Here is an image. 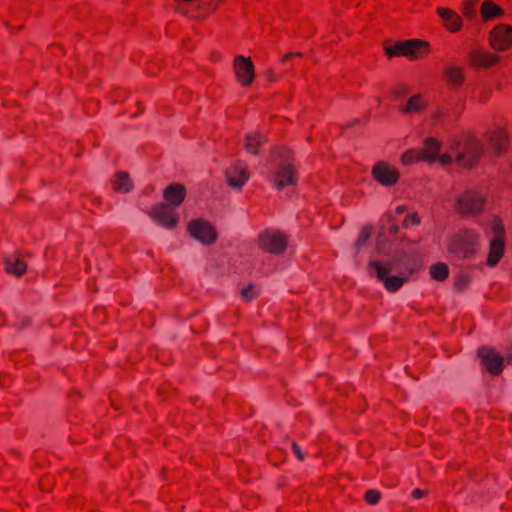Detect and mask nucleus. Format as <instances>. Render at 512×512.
<instances>
[{
  "mask_svg": "<svg viewBox=\"0 0 512 512\" xmlns=\"http://www.w3.org/2000/svg\"><path fill=\"white\" fill-rule=\"evenodd\" d=\"M368 271L383 283L388 292L395 293L408 281L415 269L406 265L403 257L396 255L388 260L370 261Z\"/></svg>",
  "mask_w": 512,
  "mask_h": 512,
  "instance_id": "f257e3e1",
  "label": "nucleus"
},
{
  "mask_svg": "<svg viewBox=\"0 0 512 512\" xmlns=\"http://www.w3.org/2000/svg\"><path fill=\"white\" fill-rule=\"evenodd\" d=\"M480 233L473 228H462L454 233L447 242V251L455 259H473L479 251Z\"/></svg>",
  "mask_w": 512,
  "mask_h": 512,
  "instance_id": "f03ea898",
  "label": "nucleus"
},
{
  "mask_svg": "<svg viewBox=\"0 0 512 512\" xmlns=\"http://www.w3.org/2000/svg\"><path fill=\"white\" fill-rule=\"evenodd\" d=\"M449 148L453 152V162L464 168L476 165L483 154L481 141L470 134L455 137Z\"/></svg>",
  "mask_w": 512,
  "mask_h": 512,
  "instance_id": "7ed1b4c3",
  "label": "nucleus"
},
{
  "mask_svg": "<svg viewBox=\"0 0 512 512\" xmlns=\"http://www.w3.org/2000/svg\"><path fill=\"white\" fill-rule=\"evenodd\" d=\"M274 155L283 160L273 174L272 182L274 186L281 190L286 186L296 185L298 181V171L292 163L291 151L286 147H278L274 150Z\"/></svg>",
  "mask_w": 512,
  "mask_h": 512,
  "instance_id": "20e7f679",
  "label": "nucleus"
},
{
  "mask_svg": "<svg viewBox=\"0 0 512 512\" xmlns=\"http://www.w3.org/2000/svg\"><path fill=\"white\" fill-rule=\"evenodd\" d=\"M486 196L481 190L470 188L460 193L454 203L455 211L463 217H475L484 211Z\"/></svg>",
  "mask_w": 512,
  "mask_h": 512,
  "instance_id": "39448f33",
  "label": "nucleus"
},
{
  "mask_svg": "<svg viewBox=\"0 0 512 512\" xmlns=\"http://www.w3.org/2000/svg\"><path fill=\"white\" fill-rule=\"evenodd\" d=\"M385 53L388 57L405 56L410 60H418L430 53V45L426 41L411 39L386 47Z\"/></svg>",
  "mask_w": 512,
  "mask_h": 512,
  "instance_id": "423d86ee",
  "label": "nucleus"
},
{
  "mask_svg": "<svg viewBox=\"0 0 512 512\" xmlns=\"http://www.w3.org/2000/svg\"><path fill=\"white\" fill-rule=\"evenodd\" d=\"M490 228L493 233V237L490 240L486 265L492 268L500 262L504 255L506 233L503 222L498 216H494L492 218Z\"/></svg>",
  "mask_w": 512,
  "mask_h": 512,
  "instance_id": "0eeeda50",
  "label": "nucleus"
},
{
  "mask_svg": "<svg viewBox=\"0 0 512 512\" xmlns=\"http://www.w3.org/2000/svg\"><path fill=\"white\" fill-rule=\"evenodd\" d=\"M288 244L287 236L278 230L267 228L258 236V247L270 254L283 253Z\"/></svg>",
  "mask_w": 512,
  "mask_h": 512,
  "instance_id": "6e6552de",
  "label": "nucleus"
},
{
  "mask_svg": "<svg viewBox=\"0 0 512 512\" xmlns=\"http://www.w3.org/2000/svg\"><path fill=\"white\" fill-rule=\"evenodd\" d=\"M440 149L441 142L437 138H426L423 147L420 149L421 154H423V162L431 164L438 161L442 165H448L453 163V155L450 153L439 154Z\"/></svg>",
  "mask_w": 512,
  "mask_h": 512,
  "instance_id": "1a4fd4ad",
  "label": "nucleus"
},
{
  "mask_svg": "<svg viewBox=\"0 0 512 512\" xmlns=\"http://www.w3.org/2000/svg\"><path fill=\"white\" fill-rule=\"evenodd\" d=\"M233 72L242 87L252 85L255 78V67L250 57L238 55L233 60Z\"/></svg>",
  "mask_w": 512,
  "mask_h": 512,
  "instance_id": "9d476101",
  "label": "nucleus"
},
{
  "mask_svg": "<svg viewBox=\"0 0 512 512\" xmlns=\"http://www.w3.org/2000/svg\"><path fill=\"white\" fill-rule=\"evenodd\" d=\"M491 47L496 51H507L512 48V26L498 24L489 34Z\"/></svg>",
  "mask_w": 512,
  "mask_h": 512,
  "instance_id": "9b49d317",
  "label": "nucleus"
},
{
  "mask_svg": "<svg viewBox=\"0 0 512 512\" xmlns=\"http://www.w3.org/2000/svg\"><path fill=\"white\" fill-rule=\"evenodd\" d=\"M188 231L195 239L207 245L214 243L217 238L214 227L203 219H196L189 222Z\"/></svg>",
  "mask_w": 512,
  "mask_h": 512,
  "instance_id": "f8f14e48",
  "label": "nucleus"
},
{
  "mask_svg": "<svg viewBox=\"0 0 512 512\" xmlns=\"http://www.w3.org/2000/svg\"><path fill=\"white\" fill-rule=\"evenodd\" d=\"M478 356L484 369L491 375L497 376L502 372L504 358L495 349L482 347L478 350Z\"/></svg>",
  "mask_w": 512,
  "mask_h": 512,
  "instance_id": "ddd939ff",
  "label": "nucleus"
},
{
  "mask_svg": "<svg viewBox=\"0 0 512 512\" xmlns=\"http://www.w3.org/2000/svg\"><path fill=\"white\" fill-rule=\"evenodd\" d=\"M372 176L384 186H393L398 182L400 174L391 164L379 161L372 168Z\"/></svg>",
  "mask_w": 512,
  "mask_h": 512,
  "instance_id": "4468645a",
  "label": "nucleus"
},
{
  "mask_svg": "<svg viewBox=\"0 0 512 512\" xmlns=\"http://www.w3.org/2000/svg\"><path fill=\"white\" fill-rule=\"evenodd\" d=\"M485 138L489 147L496 153H503L507 150L509 145V136L504 127L495 125L489 129Z\"/></svg>",
  "mask_w": 512,
  "mask_h": 512,
  "instance_id": "2eb2a0df",
  "label": "nucleus"
},
{
  "mask_svg": "<svg viewBox=\"0 0 512 512\" xmlns=\"http://www.w3.org/2000/svg\"><path fill=\"white\" fill-rule=\"evenodd\" d=\"M150 215L154 221L168 229L175 227L178 223V216L175 209L168 204L161 203L156 205Z\"/></svg>",
  "mask_w": 512,
  "mask_h": 512,
  "instance_id": "dca6fc26",
  "label": "nucleus"
},
{
  "mask_svg": "<svg viewBox=\"0 0 512 512\" xmlns=\"http://www.w3.org/2000/svg\"><path fill=\"white\" fill-rule=\"evenodd\" d=\"M227 182L234 188H241L249 179L248 168L244 163L237 162L226 171Z\"/></svg>",
  "mask_w": 512,
  "mask_h": 512,
  "instance_id": "f3484780",
  "label": "nucleus"
},
{
  "mask_svg": "<svg viewBox=\"0 0 512 512\" xmlns=\"http://www.w3.org/2000/svg\"><path fill=\"white\" fill-rule=\"evenodd\" d=\"M437 13L448 31L455 33L461 29L462 19L456 12L448 8H438Z\"/></svg>",
  "mask_w": 512,
  "mask_h": 512,
  "instance_id": "a211bd4d",
  "label": "nucleus"
},
{
  "mask_svg": "<svg viewBox=\"0 0 512 512\" xmlns=\"http://www.w3.org/2000/svg\"><path fill=\"white\" fill-rule=\"evenodd\" d=\"M427 103L428 101L423 95L415 94L399 105V111L402 114H417L426 108Z\"/></svg>",
  "mask_w": 512,
  "mask_h": 512,
  "instance_id": "6ab92c4d",
  "label": "nucleus"
},
{
  "mask_svg": "<svg viewBox=\"0 0 512 512\" xmlns=\"http://www.w3.org/2000/svg\"><path fill=\"white\" fill-rule=\"evenodd\" d=\"M166 201L172 204L174 207L180 206L185 199L186 189L182 184L173 183L170 184L163 194Z\"/></svg>",
  "mask_w": 512,
  "mask_h": 512,
  "instance_id": "aec40b11",
  "label": "nucleus"
},
{
  "mask_svg": "<svg viewBox=\"0 0 512 512\" xmlns=\"http://www.w3.org/2000/svg\"><path fill=\"white\" fill-rule=\"evenodd\" d=\"M472 63L477 67L488 68L499 61V57L487 50H476L471 56Z\"/></svg>",
  "mask_w": 512,
  "mask_h": 512,
  "instance_id": "412c9836",
  "label": "nucleus"
},
{
  "mask_svg": "<svg viewBox=\"0 0 512 512\" xmlns=\"http://www.w3.org/2000/svg\"><path fill=\"white\" fill-rule=\"evenodd\" d=\"M5 269L8 273L19 277L25 273L27 264L19 255L14 254L6 258Z\"/></svg>",
  "mask_w": 512,
  "mask_h": 512,
  "instance_id": "4be33fe9",
  "label": "nucleus"
},
{
  "mask_svg": "<svg viewBox=\"0 0 512 512\" xmlns=\"http://www.w3.org/2000/svg\"><path fill=\"white\" fill-rule=\"evenodd\" d=\"M266 141L267 139L263 134L259 132L250 133L245 137V150L248 153L257 155L259 153L258 148L265 144Z\"/></svg>",
  "mask_w": 512,
  "mask_h": 512,
  "instance_id": "5701e85b",
  "label": "nucleus"
},
{
  "mask_svg": "<svg viewBox=\"0 0 512 512\" xmlns=\"http://www.w3.org/2000/svg\"><path fill=\"white\" fill-rule=\"evenodd\" d=\"M503 14L502 9L492 1H484L481 6V16L484 20H490L500 17Z\"/></svg>",
  "mask_w": 512,
  "mask_h": 512,
  "instance_id": "b1692460",
  "label": "nucleus"
},
{
  "mask_svg": "<svg viewBox=\"0 0 512 512\" xmlns=\"http://www.w3.org/2000/svg\"><path fill=\"white\" fill-rule=\"evenodd\" d=\"M113 189L118 192L126 193L131 189V181L125 172H118L112 181Z\"/></svg>",
  "mask_w": 512,
  "mask_h": 512,
  "instance_id": "393cba45",
  "label": "nucleus"
},
{
  "mask_svg": "<svg viewBox=\"0 0 512 512\" xmlns=\"http://www.w3.org/2000/svg\"><path fill=\"white\" fill-rule=\"evenodd\" d=\"M429 273L432 279L436 281H444L448 278L449 268L443 262H438L430 266Z\"/></svg>",
  "mask_w": 512,
  "mask_h": 512,
  "instance_id": "a878e982",
  "label": "nucleus"
},
{
  "mask_svg": "<svg viewBox=\"0 0 512 512\" xmlns=\"http://www.w3.org/2000/svg\"><path fill=\"white\" fill-rule=\"evenodd\" d=\"M422 156L420 149L412 148L402 154L400 161L402 165L409 166L423 161Z\"/></svg>",
  "mask_w": 512,
  "mask_h": 512,
  "instance_id": "bb28decb",
  "label": "nucleus"
},
{
  "mask_svg": "<svg viewBox=\"0 0 512 512\" xmlns=\"http://www.w3.org/2000/svg\"><path fill=\"white\" fill-rule=\"evenodd\" d=\"M446 75H447L448 81L453 86L458 87V86L462 85L463 80H464V74H463V70L461 68L450 67L449 69H447Z\"/></svg>",
  "mask_w": 512,
  "mask_h": 512,
  "instance_id": "cd10ccee",
  "label": "nucleus"
},
{
  "mask_svg": "<svg viewBox=\"0 0 512 512\" xmlns=\"http://www.w3.org/2000/svg\"><path fill=\"white\" fill-rule=\"evenodd\" d=\"M372 236V227L366 226L363 227L360 231V234L355 242V246L359 249L362 246L366 245L370 237Z\"/></svg>",
  "mask_w": 512,
  "mask_h": 512,
  "instance_id": "c85d7f7f",
  "label": "nucleus"
},
{
  "mask_svg": "<svg viewBox=\"0 0 512 512\" xmlns=\"http://www.w3.org/2000/svg\"><path fill=\"white\" fill-rule=\"evenodd\" d=\"M476 3L473 0H466L464 2L462 12L467 18H473L476 15Z\"/></svg>",
  "mask_w": 512,
  "mask_h": 512,
  "instance_id": "c756f323",
  "label": "nucleus"
},
{
  "mask_svg": "<svg viewBox=\"0 0 512 512\" xmlns=\"http://www.w3.org/2000/svg\"><path fill=\"white\" fill-rule=\"evenodd\" d=\"M381 498L380 492L374 489L368 490L365 495L364 499L369 504H376L379 502Z\"/></svg>",
  "mask_w": 512,
  "mask_h": 512,
  "instance_id": "7c9ffc66",
  "label": "nucleus"
},
{
  "mask_svg": "<svg viewBox=\"0 0 512 512\" xmlns=\"http://www.w3.org/2000/svg\"><path fill=\"white\" fill-rule=\"evenodd\" d=\"M408 90L409 89H408L407 85L400 84L393 89L392 95H393L394 99L397 100V99L404 97L408 93Z\"/></svg>",
  "mask_w": 512,
  "mask_h": 512,
  "instance_id": "2f4dec72",
  "label": "nucleus"
},
{
  "mask_svg": "<svg viewBox=\"0 0 512 512\" xmlns=\"http://www.w3.org/2000/svg\"><path fill=\"white\" fill-rule=\"evenodd\" d=\"M257 291L255 289V286L249 285L247 288L242 289L241 295L244 299L250 301L254 299L257 296Z\"/></svg>",
  "mask_w": 512,
  "mask_h": 512,
  "instance_id": "473e14b6",
  "label": "nucleus"
},
{
  "mask_svg": "<svg viewBox=\"0 0 512 512\" xmlns=\"http://www.w3.org/2000/svg\"><path fill=\"white\" fill-rule=\"evenodd\" d=\"M419 223H420V217L418 216V214L414 213L404 219L403 226L408 227L410 224L418 225Z\"/></svg>",
  "mask_w": 512,
  "mask_h": 512,
  "instance_id": "72a5a7b5",
  "label": "nucleus"
},
{
  "mask_svg": "<svg viewBox=\"0 0 512 512\" xmlns=\"http://www.w3.org/2000/svg\"><path fill=\"white\" fill-rule=\"evenodd\" d=\"M224 0H201L204 6L209 7L211 10H215Z\"/></svg>",
  "mask_w": 512,
  "mask_h": 512,
  "instance_id": "f704fd0d",
  "label": "nucleus"
},
{
  "mask_svg": "<svg viewBox=\"0 0 512 512\" xmlns=\"http://www.w3.org/2000/svg\"><path fill=\"white\" fill-rule=\"evenodd\" d=\"M426 495V491L422 489H414L412 492V497L414 499H421Z\"/></svg>",
  "mask_w": 512,
  "mask_h": 512,
  "instance_id": "c9c22d12",
  "label": "nucleus"
},
{
  "mask_svg": "<svg viewBox=\"0 0 512 512\" xmlns=\"http://www.w3.org/2000/svg\"><path fill=\"white\" fill-rule=\"evenodd\" d=\"M292 449H293V452L295 453V455L297 456V458L299 460H303L304 459V456H303L299 446L295 442L292 444Z\"/></svg>",
  "mask_w": 512,
  "mask_h": 512,
  "instance_id": "e433bc0d",
  "label": "nucleus"
},
{
  "mask_svg": "<svg viewBox=\"0 0 512 512\" xmlns=\"http://www.w3.org/2000/svg\"><path fill=\"white\" fill-rule=\"evenodd\" d=\"M302 54L297 52V53H288L286 54L283 58H282V62L285 63L287 62L288 60L294 58V57H301Z\"/></svg>",
  "mask_w": 512,
  "mask_h": 512,
  "instance_id": "4c0bfd02",
  "label": "nucleus"
},
{
  "mask_svg": "<svg viewBox=\"0 0 512 512\" xmlns=\"http://www.w3.org/2000/svg\"><path fill=\"white\" fill-rule=\"evenodd\" d=\"M506 360L508 364H512V347L508 350L506 354Z\"/></svg>",
  "mask_w": 512,
  "mask_h": 512,
  "instance_id": "58836bf2",
  "label": "nucleus"
},
{
  "mask_svg": "<svg viewBox=\"0 0 512 512\" xmlns=\"http://www.w3.org/2000/svg\"><path fill=\"white\" fill-rule=\"evenodd\" d=\"M440 117H442L441 112H436V113L434 114V118H440Z\"/></svg>",
  "mask_w": 512,
  "mask_h": 512,
  "instance_id": "ea45409f",
  "label": "nucleus"
},
{
  "mask_svg": "<svg viewBox=\"0 0 512 512\" xmlns=\"http://www.w3.org/2000/svg\"><path fill=\"white\" fill-rule=\"evenodd\" d=\"M391 230H392V232H393V233H396V232H397V230H398V227H397V226H394Z\"/></svg>",
  "mask_w": 512,
  "mask_h": 512,
  "instance_id": "a19ab883",
  "label": "nucleus"
},
{
  "mask_svg": "<svg viewBox=\"0 0 512 512\" xmlns=\"http://www.w3.org/2000/svg\"><path fill=\"white\" fill-rule=\"evenodd\" d=\"M474 2H478L479 0H473Z\"/></svg>",
  "mask_w": 512,
  "mask_h": 512,
  "instance_id": "79ce46f5",
  "label": "nucleus"
}]
</instances>
